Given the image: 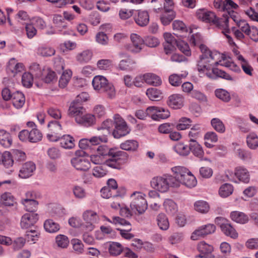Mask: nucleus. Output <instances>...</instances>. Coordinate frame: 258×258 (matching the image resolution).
<instances>
[{"instance_id": "nucleus-47", "label": "nucleus", "mask_w": 258, "mask_h": 258, "mask_svg": "<svg viewBox=\"0 0 258 258\" xmlns=\"http://www.w3.org/2000/svg\"><path fill=\"white\" fill-rule=\"evenodd\" d=\"M108 251L110 255L117 256L122 252L123 248L119 243L111 242L109 243Z\"/></svg>"}, {"instance_id": "nucleus-44", "label": "nucleus", "mask_w": 258, "mask_h": 258, "mask_svg": "<svg viewBox=\"0 0 258 258\" xmlns=\"http://www.w3.org/2000/svg\"><path fill=\"white\" fill-rule=\"evenodd\" d=\"M211 125L217 132L223 134L225 132L226 127L223 121L219 118H213L211 120Z\"/></svg>"}, {"instance_id": "nucleus-2", "label": "nucleus", "mask_w": 258, "mask_h": 258, "mask_svg": "<svg viewBox=\"0 0 258 258\" xmlns=\"http://www.w3.org/2000/svg\"><path fill=\"white\" fill-rule=\"evenodd\" d=\"M200 48L203 53L198 61L197 69L200 73L206 75L207 72L211 71L213 65H219L220 60L218 61L217 59L220 54L217 52H212L202 45Z\"/></svg>"}, {"instance_id": "nucleus-37", "label": "nucleus", "mask_w": 258, "mask_h": 258, "mask_svg": "<svg viewBox=\"0 0 258 258\" xmlns=\"http://www.w3.org/2000/svg\"><path fill=\"white\" fill-rule=\"evenodd\" d=\"M188 73L184 71L181 74H173L169 77V82L173 86H178L181 83V79L185 78Z\"/></svg>"}, {"instance_id": "nucleus-53", "label": "nucleus", "mask_w": 258, "mask_h": 258, "mask_svg": "<svg viewBox=\"0 0 258 258\" xmlns=\"http://www.w3.org/2000/svg\"><path fill=\"white\" fill-rule=\"evenodd\" d=\"M215 94L218 98L225 102H228L231 99L230 93L224 89H216L215 91Z\"/></svg>"}, {"instance_id": "nucleus-51", "label": "nucleus", "mask_w": 258, "mask_h": 258, "mask_svg": "<svg viewBox=\"0 0 258 258\" xmlns=\"http://www.w3.org/2000/svg\"><path fill=\"white\" fill-rule=\"evenodd\" d=\"M1 160H2L1 164L8 168L12 167L14 163L12 155L9 151H5L3 153Z\"/></svg>"}, {"instance_id": "nucleus-4", "label": "nucleus", "mask_w": 258, "mask_h": 258, "mask_svg": "<svg viewBox=\"0 0 258 258\" xmlns=\"http://www.w3.org/2000/svg\"><path fill=\"white\" fill-rule=\"evenodd\" d=\"M109 157L106 166L117 169H120L122 165L127 163L128 159L127 153L113 148L109 150Z\"/></svg>"}, {"instance_id": "nucleus-21", "label": "nucleus", "mask_w": 258, "mask_h": 258, "mask_svg": "<svg viewBox=\"0 0 258 258\" xmlns=\"http://www.w3.org/2000/svg\"><path fill=\"white\" fill-rule=\"evenodd\" d=\"M76 123L84 126H90L94 124L95 116L92 114L84 112L80 117L76 119Z\"/></svg>"}, {"instance_id": "nucleus-8", "label": "nucleus", "mask_w": 258, "mask_h": 258, "mask_svg": "<svg viewBox=\"0 0 258 258\" xmlns=\"http://www.w3.org/2000/svg\"><path fill=\"white\" fill-rule=\"evenodd\" d=\"M114 128L112 134L115 139H119L128 135L131 129L124 120L118 114L113 116Z\"/></svg>"}, {"instance_id": "nucleus-10", "label": "nucleus", "mask_w": 258, "mask_h": 258, "mask_svg": "<svg viewBox=\"0 0 258 258\" xmlns=\"http://www.w3.org/2000/svg\"><path fill=\"white\" fill-rule=\"evenodd\" d=\"M145 197V194L140 191H135L131 195V207L132 210L142 214L147 210L148 204Z\"/></svg>"}, {"instance_id": "nucleus-29", "label": "nucleus", "mask_w": 258, "mask_h": 258, "mask_svg": "<svg viewBox=\"0 0 258 258\" xmlns=\"http://www.w3.org/2000/svg\"><path fill=\"white\" fill-rule=\"evenodd\" d=\"M21 203L28 213H35L37 210L38 202L35 200L21 199Z\"/></svg>"}, {"instance_id": "nucleus-11", "label": "nucleus", "mask_w": 258, "mask_h": 258, "mask_svg": "<svg viewBox=\"0 0 258 258\" xmlns=\"http://www.w3.org/2000/svg\"><path fill=\"white\" fill-rule=\"evenodd\" d=\"M224 18H226L227 19L226 23L227 26L226 28L227 31H226L227 32H224L225 30L224 29V28H223V27H220V29L222 30V32L225 35V36L227 38L229 44H234V43L233 41L232 37L229 35L230 30L229 28L228 25L229 20V19L233 20V21H234L236 23V24L241 20L240 19V17L239 14L233 10H228V11L226 12L224 11V13L222 15V17L220 18V19L223 20Z\"/></svg>"}, {"instance_id": "nucleus-1", "label": "nucleus", "mask_w": 258, "mask_h": 258, "mask_svg": "<svg viewBox=\"0 0 258 258\" xmlns=\"http://www.w3.org/2000/svg\"><path fill=\"white\" fill-rule=\"evenodd\" d=\"M171 170L173 175H171V178L174 188H178L181 184L188 188L194 187L197 185L196 177L186 167L176 166L172 167Z\"/></svg>"}, {"instance_id": "nucleus-25", "label": "nucleus", "mask_w": 258, "mask_h": 258, "mask_svg": "<svg viewBox=\"0 0 258 258\" xmlns=\"http://www.w3.org/2000/svg\"><path fill=\"white\" fill-rule=\"evenodd\" d=\"M145 83L149 85L155 87L160 86L162 84V80L158 75L153 73H146L144 74Z\"/></svg>"}, {"instance_id": "nucleus-18", "label": "nucleus", "mask_w": 258, "mask_h": 258, "mask_svg": "<svg viewBox=\"0 0 258 258\" xmlns=\"http://www.w3.org/2000/svg\"><path fill=\"white\" fill-rule=\"evenodd\" d=\"M184 98L179 94H174L168 97V105L174 109L181 108L184 105Z\"/></svg>"}, {"instance_id": "nucleus-55", "label": "nucleus", "mask_w": 258, "mask_h": 258, "mask_svg": "<svg viewBox=\"0 0 258 258\" xmlns=\"http://www.w3.org/2000/svg\"><path fill=\"white\" fill-rule=\"evenodd\" d=\"M107 171L104 168V165L95 166L92 170V175L97 178L105 176L107 174Z\"/></svg>"}, {"instance_id": "nucleus-43", "label": "nucleus", "mask_w": 258, "mask_h": 258, "mask_svg": "<svg viewBox=\"0 0 258 258\" xmlns=\"http://www.w3.org/2000/svg\"><path fill=\"white\" fill-rule=\"evenodd\" d=\"M39 78L46 83H50L55 80L56 74L49 69H43L41 76Z\"/></svg>"}, {"instance_id": "nucleus-36", "label": "nucleus", "mask_w": 258, "mask_h": 258, "mask_svg": "<svg viewBox=\"0 0 258 258\" xmlns=\"http://www.w3.org/2000/svg\"><path fill=\"white\" fill-rule=\"evenodd\" d=\"M157 225L162 230H167L169 227V222L166 215L163 213L158 215L156 218Z\"/></svg>"}, {"instance_id": "nucleus-41", "label": "nucleus", "mask_w": 258, "mask_h": 258, "mask_svg": "<svg viewBox=\"0 0 258 258\" xmlns=\"http://www.w3.org/2000/svg\"><path fill=\"white\" fill-rule=\"evenodd\" d=\"M189 151L197 157L202 159L204 156V152L201 145L198 143H191L189 144Z\"/></svg>"}, {"instance_id": "nucleus-13", "label": "nucleus", "mask_w": 258, "mask_h": 258, "mask_svg": "<svg viewBox=\"0 0 258 258\" xmlns=\"http://www.w3.org/2000/svg\"><path fill=\"white\" fill-rule=\"evenodd\" d=\"M147 111L148 116L152 119L157 121L166 119L170 115L167 109L157 106H150L147 108Z\"/></svg>"}, {"instance_id": "nucleus-31", "label": "nucleus", "mask_w": 258, "mask_h": 258, "mask_svg": "<svg viewBox=\"0 0 258 258\" xmlns=\"http://www.w3.org/2000/svg\"><path fill=\"white\" fill-rule=\"evenodd\" d=\"M163 205L165 211L169 215H174L178 211L176 204L171 199L165 200Z\"/></svg>"}, {"instance_id": "nucleus-28", "label": "nucleus", "mask_w": 258, "mask_h": 258, "mask_svg": "<svg viewBox=\"0 0 258 258\" xmlns=\"http://www.w3.org/2000/svg\"><path fill=\"white\" fill-rule=\"evenodd\" d=\"M230 218L234 222L244 224L249 221L248 216L245 213L239 211H232L230 213Z\"/></svg>"}, {"instance_id": "nucleus-42", "label": "nucleus", "mask_w": 258, "mask_h": 258, "mask_svg": "<svg viewBox=\"0 0 258 258\" xmlns=\"http://www.w3.org/2000/svg\"><path fill=\"white\" fill-rule=\"evenodd\" d=\"M234 188L230 183L223 184L219 189V195L223 198H225L230 196L233 192Z\"/></svg>"}, {"instance_id": "nucleus-35", "label": "nucleus", "mask_w": 258, "mask_h": 258, "mask_svg": "<svg viewBox=\"0 0 258 258\" xmlns=\"http://www.w3.org/2000/svg\"><path fill=\"white\" fill-rule=\"evenodd\" d=\"M92 52L90 50H85L78 53L76 56V60L80 63H87L92 58Z\"/></svg>"}, {"instance_id": "nucleus-14", "label": "nucleus", "mask_w": 258, "mask_h": 258, "mask_svg": "<svg viewBox=\"0 0 258 258\" xmlns=\"http://www.w3.org/2000/svg\"><path fill=\"white\" fill-rule=\"evenodd\" d=\"M130 37L131 43L126 46V49L134 53L140 52L143 49L144 39L135 33L132 34Z\"/></svg>"}, {"instance_id": "nucleus-62", "label": "nucleus", "mask_w": 258, "mask_h": 258, "mask_svg": "<svg viewBox=\"0 0 258 258\" xmlns=\"http://www.w3.org/2000/svg\"><path fill=\"white\" fill-rule=\"evenodd\" d=\"M33 82V75L29 73H25L22 77L23 85L26 88H30L32 86Z\"/></svg>"}, {"instance_id": "nucleus-24", "label": "nucleus", "mask_w": 258, "mask_h": 258, "mask_svg": "<svg viewBox=\"0 0 258 258\" xmlns=\"http://www.w3.org/2000/svg\"><path fill=\"white\" fill-rule=\"evenodd\" d=\"M59 141L60 147L63 149L70 150L75 147V140L72 136L69 135L62 136L60 137Z\"/></svg>"}, {"instance_id": "nucleus-12", "label": "nucleus", "mask_w": 258, "mask_h": 258, "mask_svg": "<svg viewBox=\"0 0 258 258\" xmlns=\"http://www.w3.org/2000/svg\"><path fill=\"white\" fill-rule=\"evenodd\" d=\"M215 223L220 227L222 231L225 235L232 238L235 239L238 237V233L231 226L227 219L223 217H218L215 220Z\"/></svg>"}, {"instance_id": "nucleus-27", "label": "nucleus", "mask_w": 258, "mask_h": 258, "mask_svg": "<svg viewBox=\"0 0 258 258\" xmlns=\"http://www.w3.org/2000/svg\"><path fill=\"white\" fill-rule=\"evenodd\" d=\"M162 14L160 16V21L164 26L169 25L175 17V13L172 9L168 10H160Z\"/></svg>"}, {"instance_id": "nucleus-60", "label": "nucleus", "mask_w": 258, "mask_h": 258, "mask_svg": "<svg viewBox=\"0 0 258 258\" xmlns=\"http://www.w3.org/2000/svg\"><path fill=\"white\" fill-rule=\"evenodd\" d=\"M176 47L186 56L191 55V51L188 44L182 40H178L176 43Z\"/></svg>"}, {"instance_id": "nucleus-50", "label": "nucleus", "mask_w": 258, "mask_h": 258, "mask_svg": "<svg viewBox=\"0 0 258 258\" xmlns=\"http://www.w3.org/2000/svg\"><path fill=\"white\" fill-rule=\"evenodd\" d=\"M132 245L136 246L137 248H140L141 247L148 251H153L154 250V247L152 243L149 242H143L142 241L139 239H136L134 242L132 243Z\"/></svg>"}, {"instance_id": "nucleus-17", "label": "nucleus", "mask_w": 258, "mask_h": 258, "mask_svg": "<svg viewBox=\"0 0 258 258\" xmlns=\"http://www.w3.org/2000/svg\"><path fill=\"white\" fill-rule=\"evenodd\" d=\"M36 169L35 164L31 161L24 163L19 171V176L22 178L31 176Z\"/></svg>"}, {"instance_id": "nucleus-5", "label": "nucleus", "mask_w": 258, "mask_h": 258, "mask_svg": "<svg viewBox=\"0 0 258 258\" xmlns=\"http://www.w3.org/2000/svg\"><path fill=\"white\" fill-rule=\"evenodd\" d=\"M196 15L198 19L206 23H212L220 29V27H223L225 30L224 32H227V29L226 24V18L220 19L218 18L215 14L210 11L205 9H201L197 10Z\"/></svg>"}, {"instance_id": "nucleus-57", "label": "nucleus", "mask_w": 258, "mask_h": 258, "mask_svg": "<svg viewBox=\"0 0 258 258\" xmlns=\"http://www.w3.org/2000/svg\"><path fill=\"white\" fill-rule=\"evenodd\" d=\"M55 243L57 246L62 248H65L68 246L70 241L66 235L59 234L55 237Z\"/></svg>"}, {"instance_id": "nucleus-15", "label": "nucleus", "mask_w": 258, "mask_h": 258, "mask_svg": "<svg viewBox=\"0 0 258 258\" xmlns=\"http://www.w3.org/2000/svg\"><path fill=\"white\" fill-rule=\"evenodd\" d=\"M39 219V215L36 213H26L23 214L20 220V226L22 229H28L34 226Z\"/></svg>"}, {"instance_id": "nucleus-34", "label": "nucleus", "mask_w": 258, "mask_h": 258, "mask_svg": "<svg viewBox=\"0 0 258 258\" xmlns=\"http://www.w3.org/2000/svg\"><path fill=\"white\" fill-rule=\"evenodd\" d=\"M55 53V49L49 46L42 45L37 49V53L43 57H50L54 55Z\"/></svg>"}, {"instance_id": "nucleus-59", "label": "nucleus", "mask_w": 258, "mask_h": 258, "mask_svg": "<svg viewBox=\"0 0 258 258\" xmlns=\"http://www.w3.org/2000/svg\"><path fill=\"white\" fill-rule=\"evenodd\" d=\"M73 192L76 198L78 199H83L87 197L86 190L79 185H75L73 188Z\"/></svg>"}, {"instance_id": "nucleus-22", "label": "nucleus", "mask_w": 258, "mask_h": 258, "mask_svg": "<svg viewBox=\"0 0 258 258\" xmlns=\"http://www.w3.org/2000/svg\"><path fill=\"white\" fill-rule=\"evenodd\" d=\"M136 61L130 57L121 60L117 66V68L121 71H131L136 68Z\"/></svg>"}, {"instance_id": "nucleus-38", "label": "nucleus", "mask_w": 258, "mask_h": 258, "mask_svg": "<svg viewBox=\"0 0 258 258\" xmlns=\"http://www.w3.org/2000/svg\"><path fill=\"white\" fill-rule=\"evenodd\" d=\"M53 22L55 25L56 29L59 33L66 34V32H62V30L65 29L67 27V24L64 21L62 17L59 15H54L53 18Z\"/></svg>"}, {"instance_id": "nucleus-49", "label": "nucleus", "mask_w": 258, "mask_h": 258, "mask_svg": "<svg viewBox=\"0 0 258 258\" xmlns=\"http://www.w3.org/2000/svg\"><path fill=\"white\" fill-rule=\"evenodd\" d=\"M72 76V72L70 70H66L62 73L59 80V86L61 88H64L69 82Z\"/></svg>"}, {"instance_id": "nucleus-45", "label": "nucleus", "mask_w": 258, "mask_h": 258, "mask_svg": "<svg viewBox=\"0 0 258 258\" xmlns=\"http://www.w3.org/2000/svg\"><path fill=\"white\" fill-rule=\"evenodd\" d=\"M146 95L152 101L159 100L162 97L161 91L155 88L148 89L146 91Z\"/></svg>"}, {"instance_id": "nucleus-52", "label": "nucleus", "mask_w": 258, "mask_h": 258, "mask_svg": "<svg viewBox=\"0 0 258 258\" xmlns=\"http://www.w3.org/2000/svg\"><path fill=\"white\" fill-rule=\"evenodd\" d=\"M173 149L175 152L181 156H187L189 153V146L188 147L182 143L176 144Z\"/></svg>"}, {"instance_id": "nucleus-64", "label": "nucleus", "mask_w": 258, "mask_h": 258, "mask_svg": "<svg viewBox=\"0 0 258 258\" xmlns=\"http://www.w3.org/2000/svg\"><path fill=\"white\" fill-rule=\"evenodd\" d=\"M144 44L150 47H155L157 46L160 41L158 39L153 36H148L144 39Z\"/></svg>"}, {"instance_id": "nucleus-48", "label": "nucleus", "mask_w": 258, "mask_h": 258, "mask_svg": "<svg viewBox=\"0 0 258 258\" xmlns=\"http://www.w3.org/2000/svg\"><path fill=\"white\" fill-rule=\"evenodd\" d=\"M0 203L6 206H12L15 203V199L10 192H6L0 196Z\"/></svg>"}, {"instance_id": "nucleus-58", "label": "nucleus", "mask_w": 258, "mask_h": 258, "mask_svg": "<svg viewBox=\"0 0 258 258\" xmlns=\"http://www.w3.org/2000/svg\"><path fill=\"white\" fill-rule=\"evenodd\" d=\"M42 138V134L37 128H34L29 131V142L36 143L40 141Z\"/></svg>"}, {"instance_id": "nucleus-54", "label": "nucleus", "mask_w": 258, "mask_h": 258, "mask_svg": "<svg viewBox=\"0 0 258 258\" xmlns=\"http://www.w3.org/2000/svg\"><path fill=\"white\" fill-rule=\"evenodd\" d=\"M90 162L96 165H106L107 158L101 156L98 154H93L90 156L89 158Z\"/></svg>"}, {"instance_id": "nucleus-32", "label": "nucleus", "mask_w": 258, "mask_h": 258, "mask_svg": "<svg viewBox=\"0 0 258 258\" xmlns=\"http://www.w3.org/2000/svg\"><path fill=\"white\" fill-rule=\"evenodd\" d=\"M13 143L10 134L4 130H0V144L5 148H9Z\"/></svg>"}, {"instance_id": "nucleus-7", "label": "nucleus", "mask_w": 258, "mask_h": 258, "mask_svg": "<svg viewBox=\"0 0 258 258\" xmlns=\"http://www.w3.org/2000/svg\"><path fill=\"white\" fill-rule=\"evenodd\" d=\"M84 221L83 231L91 232L96 228V224L100 221V217L95 211L92 210H85L82 213Z\"/></svg>"}, {"instance_id": "nucleus-23", "label": "nucleus", "mask_w": 258, "mask_h": 258, "mask_svg": "<svg viewBox=\"0 0 258 258\" xmlns=\"http://www.w3.org/2000/svg\"><path fill=\"white\" fill-rule=\"evenodd\" d=\"M139 144L135 140H127L120 143L119 148L124 151L135 152L138 150Z\"/></svg>"}, {"instance_id": "nucleus-26", "label": "nucleus", "mask_w": 258, "mask_h": 258, "mask_svg": "<svg viewBox=\"0 0 258 258\" xmlns=\"http://www.w3.org/2000/svg\"><path fill=\"white\" fill-rule=\"evenodd\" d=\"M13 105L17 108H22L25 102V97L23 93L20 91H16L12 94L11 99Z\"/></svg>"}, {"instance_id": "nucleus-46", "label": "nucleus", "mask_w": 258, "mask_h": 258, "mask_svg": "<svg viewBox=\"0 0 258 258\" xmlns=\"http://www.w3.org/2000/svg\"><path fill=\"white\" fill-rule=\"evenodd\" d=\"M237 60L241 65V67L243 72L249 76L252 75V72L253 69L250 65L247 60H246L242 55H239L237 58Z\"/></svg>"}, {"instance_id": "nucleus-3", "label": "nucleus", "mask_w": 258, "mask_h": 258, "mask_svg": "<svg viewBox=\"0 0 258 258\" xmlns=\"http://www.w3.org/2000/svg\"><path fill=\"white\" fill-rule=\"evenodd\" d=\"M94 89L100 93H105L108 98H114L116 91L114 85L109 83L107 79L103 76H96L92 80Z\"/></svg>"}, {"instance_id": "nucleus-6", "label": "nucleus", "mask_w": 258, "mask_h": 258, "mask_svg": "<svg viewBox=\"0 0 258 258\" xmlns=\"http://www.w3.org/2000/svg\"><path fill=\"white\" fill-rule=\"evenodd\" d=\"M172 183L170 174H164L162 176L154 177L150 182L152 187L161 192L167 191L170 187L174 188Z\"/></svg>"}, {"instance_id": "nucleus-40", "label": "nucleus", "mask_w": 258, "mask_h": 258, "mask_svg": "<svg viewBox=\"0 0 258 258\" xmlns=\"http://www.w3.org/2000/svg\"><path fill=\"white\" fill-rule=\"evenodd\" d=\"M192 123L190 118L186 117H182L179 119L176 124L175 127L178 131H184L189 128Z\"/></svg>"}, {"instance_id": "nucleus-61", "label": "nucleus", "mask_w": 258, "mask_h": 258, "mask_svg": "<svg viewBox=\"0 0 258 258\" xmlns=\"http://www.w3.org/2000/svg\"><path fill=\"white\" fill-rule=\"evenodd\" d=\"M112 66V60L109 59L99 60L97 62V68L100 70H109Z\"/></svg>"}, {"instance_id": "nucleus-16", "label": "nucleus", "mask_w": 258, "mask_h": 258, "mask_svg": "<svg viewBox=\"0 0 258 258\" xmlns=\"http://www.w3.org/2000/svg\"><path fill=\"white\" fill-rule=\"evenodd\" d=\"M198 250L199 254L195 256V258H212V252L213 247L212 245L206 243L204 241L200 242L198 245Z\"/></svg>"}, {"instance_id": "nucleus-20", "label": "nucleus", "mask_w": 258, "mask_h": 258, "mask_svg": "<svg viewBox=\"0 0 258 258\" xmlns=\"http://www.w3.org/2000/svg\"><path fill=\"white\" fill-rule=\"evenodd\" d=\"M234 174L239 181L244 183H248L250 181V174L248 170L243 167L238 166L234 170Z\"/></svg>"}, {"instance_id": "nucleus-33", "label": "nucleus", "mask_w": 258, "mask_h": 258, "mask_svg": "<svg viewBox=\"0 0 258 258\" xmlns=\"http://www.w3.org/2000/svg\"><path fill=\"white\" fill-rule=\"evenodd\" d=\"M194 209L198 213L206 214L210 210L209 203L204 200H199L195 202L194 204Z\"/></svg>"}, {"instance_id": "nucleus-30", "label": "nucleus", "mask_w": 258, "mask_h": 258, "mask_svg": "<svg viewBox=\"0 0 258 258\" xmlns=\"http://www.w3.org/2000/svg\"><path fill=\"white\" fill-rule=\"evenodd\" d=\"M136 23L139 26L144 27L149 22V15L146 11H139L138 16L135 18Z\"/></svg>"}, {"instance_id": "nucleus-19", "label": "nucleus", "mask_w": 258, "mask_h": 258, "mask_svg": "<svg viewBox=\"0 0 258 258\" xmlns=\"http://www.w3.org/2000/svg\"><path fill=\"white\" fill-rule=\"evenodd\" d=\"M86 109L82 105L77 101H73L69 109V115L75 118V121L78 117H80L84 112Z\"/></svg>"}, {"instance_id": "nucleus-9", "label": "nucleus", "mask_w": 258, "mask_h": 258, "mask_svg": "<svg viewBox=\"0 0 258 258\" xmlns=\"http://www.w3.org/2000/svg\"><path fill=\"white\" fill-rule=\"evenodd\" d=\"M82 153L84 152L80 150L76 151V156L71 159V163L77 170L86 172L91 168V164L88 157L82 155Z\"/></svg>"}, {"instance_id": "nucleus-56", "label": "nucleus", "mask_w": 258, "mask_h": 258, "mask_svg": "<svg viewBox=\"0 0 258 258\" xmlns=\"http://www.w3.org/2000/svg\"><path fill=\"white\" fill-rule=\"evenodd\" d=\"M247 146L251 149H255L258 147V137L255 133L249 134L246 139Z\"/></svg>"}, {"instance_id": "nucleus-39", "label": "nucleus", "mask_w": 258, "mask_h": 258, "mask_svg": "<svg viewBox=\"0 0 258 258\" xmlns=\"http://www.w3.org/2000/svg\"><path fill=\"white\" fill-rule=\"evenodd\" d=\"M44 228L48 233H53L57 232L60 229V226L51 219H48L44 223Z\"/></svg>"}, {"instance_id": "nucleus-63", "label": "nucleus", "mask_w": 258, "mask_h": 258, "mask_svg": "<svg viewBox=\"0 0 258 258\" xmlns=\"http://www.w3.org/2000/svg\"><path fill=\"white\" fill-rule=\"evenodd\" d=\"M236 154L239 158L244 161H249L252 158V155L250 152L240 148L236 150Z\"/></svg>"}]
</instances>
